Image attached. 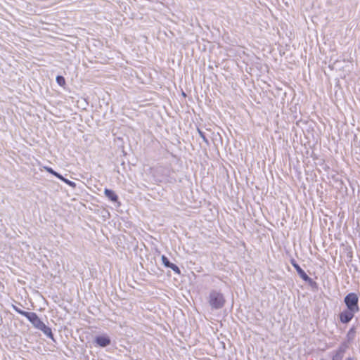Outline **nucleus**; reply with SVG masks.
I'll return each mask as SVG.
<instances>
[{
  "mask_svg": "<svg viewBox=\"0 0 360 360\" xmlns=\"http://www.w3.org/2000/svg\"><path fill=\"white\" fill-rule=\"evenodd\" d=\"M208 302L212 309H219L224 307L225 300L223 295L217 290H212L210 292Z\"/></svg>",
  "mask_w": 360,
  "mask_h": 360,
  "instance_id": "obj_1",
  "label": "nucleus"
},
{
  "mask_svg": "<svg viewBox=\"0 0 360 360\" xmlns=\"http://www.w3.org/2000/svg\"><path fill=\"white\" fill-rule=\"evenodd\" d=\"M359 298L355 293H349L345 297V303L347 309L353 311H358L359 308L358 306Z\"/></svg>",
  "mask_w": 360,
  "mask_h": 360,
  "instance_id": "obj_2",
  "label": "nucleus"
},
{
  "mask_svg": "<svg viewBox=\"0 0 360 360\" xmlns=\"http://www.w3.org/2000/svg\"><path fill=\"white\" fill-rule=\"evenodd\" d=\"M96 345L101 347H105L110 345L111 340L107 334L98 335L95 338L94 340Z\"/></svg>",
  "mask_w": 360,
  "mask_h": 360,
  "instance_id": "obj_3",
  "label": "nucleus"
},
{
  "mask_svg": "<svg viewBox=\"0 0 360 360\" xmlns=\"http://www.w3.org/2000/svg\"><path fill=\"white\" fill-rule=\"evenodd\" d=\"M26 318L32 323V325L37 329L41 328L44 323L39 318L37 314L34 312H28Z\"/></svg>",
  "mask_w": 360,
  "mask_h": 360,
  "instance_id": "obj_4",
  "label": "nucleus"
},
{
  "mask_svg": "<svg viewBox=\"0 0 360 360\" xmlns=\"http://www.w3.org/2000/svg\"><path fill=\"white\" fill-rule=\"evenodd\" d=\"M356 312L357 311H351V309H349L342 311L340 315L341 322L344 323L349 322Z\"/></svg>",
  "mask_w": 360,
  "mask_h": 360,
  "instance_id": "obj_5",
  "label": "nucleus"
},
{
  "mask_svg": "<svg viewBox=\"0 0 360 360\" xmlns=\"http://www.w3.org/2000/svg\"><path fill=\"white\" fill-rule=\"evenodd\" d=\"M347 346V345L344 344L342 345L335 352L334 355L333 356L332 360H342L344 354L346 351Z\"/></svg>",
  "mask_w": 360,
  "mask_h": 360,
  "instance_id": "obj_6",
  "label": "nucleus"
},
{
  "mask_svg": "<svg viewBox=\"0 0 360 360\" xmlns=\"http://www.w3.org/2000/svg\"><path fill=\"white\" fill-rule=\"evenodd\" d=\"M295 269H296L298 275L306 282H308L309 283H312L313 281L311 278H309L307 274L303 271V269L298 265L295 266Z\"/></svg>",
  "mask_w": 360,
  "mask_h": 360,
  "instance_id": "obj_7",
  "label": "nucleus"
},
{
  "mask_svg": "<svg viewBox=\"0 0 360 360\" xmlns=\"http://www.w3.org/2000/svg\"><path fill=\"white\" fill-rule=\"evenodd\" d=\"M104 194L110 201L114 202L118 201V196L112 190L105 188Z\"/></svg>",
  "mask_w": 360,
  "mask_h": 360,
  "instance_id": "obj_8",
  "label": "nucleus"
},
{
  "mask_svg": "<svg viewBox=\"0 0 360 360\" xmlns=\"http://www.w3.org/2000/svg\"><path fill=\"white\" fill-rule=\"evenodd\" d=\"M39 330H41L46 336L53 339V333L51 329L46 326L44 323L42 325L41 328H39Z\"/></svg>",
  "mask_w": 360,
  "mask_h": 360,
  "instance_id": "obj_9",
  "label": "nucleus"
},
{
  "mask_svg": "<svg viewBox=\"0 0 360 360\" xmlns=\"http://www.w3.org/2000/svg\"><path fill=\"white\" fill-rule=\"evenodd\" d=\"M56 82L61 86H64L65 84V78L63 76H57Z\"/></svg>",
  "mask_w": 360,
  "mask_h": 360,
  "instance_id": "obj_10",
  "label": "nucleus"
},
{
  "mask_svg": "<svg viewBox=\"0 0 360 360\" xmlns=\"http://www.w3.org/2000/svg\"><path fill=\"white\" fill-rule=\"evenodd\" d=\"M161 259H162V264L166 266V267H169L170 266V264H172L169 259H167V257L165 255H162V257H161Z\"/></svg>",
  "mask_w": 360,
  "mask_h": 360,
  "instance_id": "obj_11",
  "label": "nucleus"
},
{
  "mask_svg": "<svg viewBox=\"0 0 360 360\" xmlns=\"http://www.w3.org/2000/svg\"><path fill=\"white\" fill-rule=\"evenodd\" d=\"M13 309L18 312V314L24 316L25 317H26L27 316V314H28L27 311H23V310H21L20 309H19L18 307H15V306H13Z\"/></svg>",
  "mask_w": 360,
  "mask_h": 360,
  "instance_id": "obj_12",
  "label": "nucleus"
},
{
  "mask_svg": "<svg viewBox=\"0 0 360 360\" xmlns=\"http://www.w3.org/2000/svg\"><path fill=\"white\" fill-rule=\"evenodd\" d=\"M168 268L172 269L177 274H180L181 273L179 268L173 263H172Z\"/></svg>",
  "mask_w": 360,
  "mask_h": 360,
  "instance_id": "obj_13",
  "label": "nucleus"
},
{
  "mask_svg": "<svg viewBox=\"0 0 360 360\" xmlns=\"http://www.w3.org/2000/svg\"><path fill=\"white\" fill-rule=\"evenodd\" d=\"M63 181L72 188L76 187V184L72 181H70V180L65 179H63Z\"/></svg>",
  "mask_w": 360,
  "mask_h": 360,
  "instance_id": "obj_14",
  "label": "nucleus"
},
{
  "mask_svg": "<svg viewBox=\"0 0 360 360\" xmlns=\"http://www.w3.org/2000/svg\"><path fill=\"white\" fill-rule=\"evenodd\" d=\"M46 170L49 172V173L52 174L53 175H57V172L53 170V169L50 167H45Z\"/></svg>",
  "mask_w": 360,
  "mask_h": 360,
  "instance_id": "obj_15",
  "label": "nucleus"
},
{
  "mask_svg": "<svg viewBox=\"0 0 360 360\" xmlns=\"http://www.w3.org/2000/svg\"><path fill=\"white\" fill-rule=\"evenodd\" d=\"M198 133L200 136V137L203 139L204 141L207 142V140L202 131H201L200 129H198Z\"/></svg>",
  "mask_w": 360,
  "mask_h": 360,
  "instance_id": "obj_16",
  "label": "nucleus"
},
{
  "mask_svg": "<svg viewBox=\"0 0 360 360\" xmlns=\"http://www.w3.org/2000/svg\"><path fill=\"white\" fill-rule=\"evenodd\" d=\"M56 177H58L59 179L62 180L63 181V179H65L63 176H61L60 174L57 172V175H55Z\"/></svg>",
  "mask_w": 360,
  "mask_h": 360,
  "instance_id": "obj_17",
  "label": "nucleus"
},
{
  "mask_svg": "<svg viewBox=\"0 0 360 360\" xmlns=\"http://www.w3.org/2000/svg\"><path fill=\"white\" fill-rule=\"evenodd\" d=\"M291 264L292 265V266L295 268V266H298V264H297V262L294 260V259H292L291 260Z\"/></svg>",
  "mask_w": 360,
  "mask_h": 360,
  "instance_id": "obj_18",
  "label": "nucleus"
},
{
  "mask_svg": "<svg viewBox=\"0 0 360 360\" xmlns=\"http://www.w3.org/2000/svg\"><path fill=\"white\" fill-rule=\"evenodd\" d=\"M345 360H353V359L351 357H349V358H347Z\"/></svg>",
  "mask_w": 360,
  "mask_h": 360,
  "instance_id": "obj_19",
  "label": "nucleus"
}]
</instances>
